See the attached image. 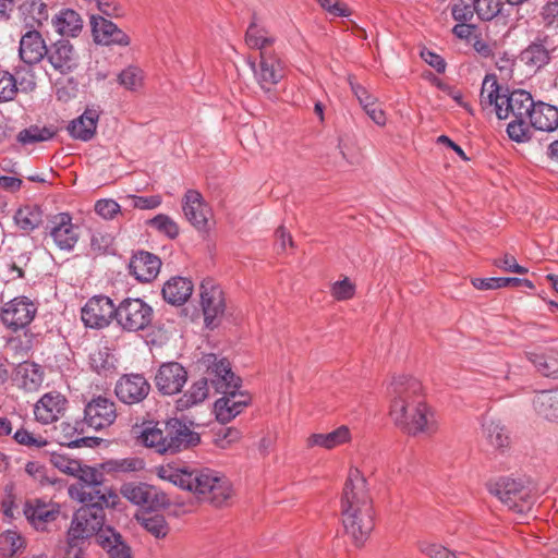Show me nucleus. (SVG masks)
<instances>
[{"label":"nucleus","mask_w":558,"mask_h":558,"mask_svg":"<svg viewBox=\"0 0 558 558\" xmlns=\"http://www.w3.org/2000/svg\"><path fill=\"white\" fill-rule=\"evenodd\" d=\"M49 235L54 244L63 251H71L78 241V228L72 222L68 213L56 215L49 226Z\"/></svg>","instance_id":"6ab92c4d"},{"label":"nucleus","mask_w":558,"mask_h":558,"mask_svg":"<svg viewBox=\"0 0 558 558\" xmlns=\"http://www.w3.org/2000/svg\"><path fill=\"white\" fill-rule=\"evenodd\" d=\"M330 293L337 301L350 300L355 294V284L345 277L332 283Z\"/></svg>","instance_id":"bf43d9fd"},{"label":"nucleus","mask_w":558,"mask_h":558,"mask_svg":"<svg viewBox=\"0 0 558 558\" xmlns=\"http://www.w3.org/2000/svg\"><path fill=\"white\" fill-rule=\"evenodd\" d=\"M48 62L61 74L74 71L78 65V56L73 45L66 39L52 44L46 53Z\"/></svg>","instance_id":"b1692460"},{"label":"nucleus","mask_w":558,"mask_h":558,"mask_svg":"<svg viewBox=\"0 0 558 558\" xmlns=\"http://www.w3.org/2000/svg\"><path fill=\"white\" fill-rule=\"evenodd\" d=\"M14 381L21 389L35 392L43 385L44 371L34 362H23L15 368Z\"/></svg>","instance_id":"7c9ffc66"},{"label":"nucleus","mask_w":558,"mask_h":558,"mask_svg":"<svg viewBox=\"0 0 558 558\" xmlns=\"http://www.w3.org/2000/svg\"><path fill=\"white\" fill-rule=\"evenodd\" d=\"M153 308L141 299H125L116 307L118 324L128 331L143 330L153 320Z\"/></svg>","instance_id":"0eeeda50"},{"label":"nucleus","mask_w":558,"mask_h":558,"mask_svg":"<svg viewBox=\"0 0 558 558\" xmlns=\"http://www.w3.org/2000/svg\"><path fill=\"white\" fill-rule=\"evenodd\" d=\"M75 511L68 537L71 542H82L96 536L97 543L111 558H131V548L120 533L112 527H104L105 504L83 502Z\"/></svg>","instance_id":"f03ea898"},{"label":"nucleus","mask_w":558,"mask_h":558,"mask_svg":"<svg viewBox=\"0 0 558 558\" xmlns=\"http://www.w3.org/2000/svg\"><path fill=\"white\" fill-rule=\"evenodd\" d=\"M24 515L36 531H47L50 523L54 522L60 510L56 504L46 502L40 499H32L25 502Z\"/></svg>","instance_id":"412c9836"},{"label":"nucleus","mask_w":558,"mask_h":558,"mask_svg":"<svg viewBox=\"0 0 558 558\" xmlns=\"http://www.w3.org/2000/svg\"><path fill=\"white\" fill-rule=\"evenodd\" d=\"M150 385L141 374L123 375L116 384L114 392L125 404L142 402L149 393Z\"/></svg>","instance_id":"f3484780"},{"label":"nucleus","mask_w":558,"mask_h":558,"mask_svg":"<svg viewBox=\"0 0 558 558\" xmlns=\"http://www.w3.org/2000/svg\"><path fill=\"white\" fill-rule=\"evenodd\" d=\"M529 121L535 130L553 132L558 129V108L545 102L535 104L533 101Z\"/></svg>","instance_id":"cd10ccee"},{"label":"nucleus","mask_w":558,"mask_h":558,"mask_svg":"<svg viewBox=\"0 0 558 558\" xmlns=\"http://www.w3.org/2000/svg\"><path fill=\"white\" fill-rule=\"evenodd\" d=\"M50 462L60 472L73 477L75 473H77L81 464V461L60 453H52Z\"/></svg>","instance_id":"6e6d98bb"},{"label":"nucleus","mask_w":558,"mask_h":558,"mask_svg":"<svg viewBox=\"0 0 558 558\" xmlns=\"http://www.w3.org/2000/svg\"><path fill=\"white\" fill-rule=\"evenodd\" d=\"M13 438H14V440L17 444L24 445V446H27V447L41 448V447H45L47 445V440L46 439H44L43 437H35L28 430L23 429V428L17 429L14 433Z\"/></svg>","instance_id":"338daca9"},{"label":"nucleus","mask_w":558,"mask_h":558,"mask_svg":"<svg viewBox=\"0 0 558 558\" xmlns=\"http://www.w3.org/2000/svg\"><path fill=\"white\" fill-rule=\"evenodd\" d=\"M483 433L488 444L495 449H504L509 445V435L505 426L494 420L483 423Z\"/></svg>","instance_id":"79ce46f5"},{"label":"nucleus","mask_w":558,"mask_h":558,"mask_svg":"<svg viewBox=\"0 0 558 558\" xmlns=\"http://www.w3.org/2000/svg\"><path fill=\"white\" fill-rule=\"evenodd\" d=\"M158 476L214 506L225 505L233 495L230 481L210 469L161 466Z\"/></svg>","instance_id":"7ed1b4c3"},{"label":"nucleus","mask_w":558,"mask_h":558,"mask_svg":"<svg viewBox=\"0 0 558 558\" xmlns=\"http://www.w3.org/2000/svg\"><path fill=\"white\" fill-rule=\"evenodd\" d=\"M144 82V72L136 65H129L118 75V83L128 90L140 89Z\"/></svg>","instance_id":"09e8293b"},{"label":"nucleus","mask_w":558,"mask_h":558,"mask_svg":"<svg viewBox=\"0 0 558 558\" xmlns=\"http://www.w3.org/2000/svg\"><path fill=\"white\" fill-rule=\"evenodd\" d=\"M20 15L26 29H37L48 20V7L43 0H26L20 7Z\"/></svg>","instance_id":"f704fd0d"},{"label":"nucleus","mask_w":558,"mask_h":558,"mask_svg":"<svg viewBox=\"0 0 558 558\" xmlns=\"http://www.w3.org/2000/svg\"><path fill=\"white\" fill-rule=\"evenodd\" d=\"M533 98L530 93L517 89L506 93L504 105L498 106L497 118L506 119H529L532 109Z\"/></svg>","instance_id":"5701e85b"},{"label":"nucleus","mask_w":558,"mask_h":558,"mask_svg":"<svg viewBox=\"0 0 558 558\" xmlns=\"http://www.w3.org/2000/svg\"><path fill=\"white\" fill-rule=\"evenodd\" d=\"M161 266L160 259L148 252L135 254L129 265L130 272L141 282H149L157 277Z\"/></svg>","instance_id":"bb28decb"},{"label":"nucleus","mask_w":558,"mask_h":558,"mask_svg":"<svg viewBox=\"0 0 558 558\" xmlns=\"http://www.w3.org/2000/svg\"><path fill=\"white\" fill-rule=\"evenodd\" d=\"M529 360L536 369L544 376L558 377V351L547 349L545 351H535L529 353Z\"/></svg>","instance_id":"58836bf2"},{"label":"nucleus","mask_w":558,"mask_h":558,"mask_svg":"<svg viewBox=\"0 0 558 558\" xmlns=\"http://www.w3.org/2000/svg\"><path fill=\"white\" fill-rule=\"evenodd\" d=\"M166 453H175L196 446L201 438L191 427L178 418H170L163 426Z\"/></svg>","instance_id":"9d476101"},{"label":"nucleus","mask_w":558,"mask_h":558,"mask_svg":"<svg viewBox=\"0 0 558 558\" xmlns=\"http://www.w3.org/2000/svg\"><path fill=\"white\" fill-rule=\"evenodd\" d=\"M223 396L215 402L216 417L221 423H229L250 403L251 397L239 388L218 390Z\"/></svg>","instance_id":"4468645a"},{"label":"nucleus","mask_w":558,"mask_h":558,"mask_svg":"<svg viewBox=\"0 0 558 558\" xmlns=\"http://www.w3.org/2000/svg\"><path fill=\"white\" fill-rule=\"evenodd\" d=\"M182 209L187 221L198 231H207L211 209L202 194L196 190H189L182 199Z\"/></svg>","instance_id":"2eb2a0df"},{"label":"nucleus","mask_w":558,"mask_h":558,"mask_svg":"<svg viewBox=\"0 0 558 558\" xmlns=\"http://www.w3.org/2000/svg\"><path fill=\"white\" fill-rule=\"evenodd\" d=\"M116 359L108 348H97L89 354V365L98 374L106 375L114 368Z\"/></svg>","instance_id":"a18cd8bd"},{"label":"nucleus","mask_w":558,"mask_h":558,"mask_svg":"<svg viewBox=\"0 0 558 558\" xmlns=\"http://www.w3.org/2000/svg\"><path fill=\"white\" fill-rule=\"evenodd\" d=\"M533 408L545 420L558 422V389L537 392L533 398Z\"/></svg>","instance_id":"c9c22d12"},{"label":"nucleus","mask_w":558,"mask_h":558,"mask_svg":"<svg viewBox=\"0 0 558 558\" xmlns=\"http://www.w3.org/2000/svg\"><path fill=\"white\" fill-rule=\"evenodd\" d=\"M489 490L517 514L519 520L536 517L534 510L536 496L522 481L502 477L493 484Z\"/></svg>","instance_id":"39448f33"},{"label":"nucleus","mask_w":558,"mask_h":558,"mask_svg":"<svg viewBox=\"0 0 558 558\" xmlns=\"http://www.w3.org/2000/svg\"><path fill=\"white\" fill-rule=\"evenodd\" d=\"M17 94L15 77L7 71H0V102L14 99Z\"/></svg>","instance_id":"4d7b16f0"},{"label":"nucleus","mask_w":558,"mask_h":558,"mask_svg":"<svg viewBox=\"0 0 558 558\" xmlns=\"http://www.w3.org/2000/svg\"><path fill=\"white\" fill-rule=\"evenodd\" d=\"M211 372L215 374V378L210 380L217 391L225 388H240L241 380L232 373L230 363L227 360H220L215 363Z\"/></svg>","instance_id":"a19ab883"},{"label":"nucleus","mask_w":558,"mask_h":558,"mask_svg":"<svg viewBox=\"0 0 558 558\" xmlns=\"http://www.w3.org/2000/svg\"><path fill=\"white\" fill-rule=\"evenodd\" d=\"M247 63L253 71L256 83L265 93H270L284 77V64L276 53H264L259 56L258 60L248 58Z\"/></svg>","instance_id":"6e6552de"},{"label":"nucleus","mask_w":558,"mask_h":558,"mask_svg":"<svg viewBox=\"0 0 558 558\" xmlns=\"http://www.w3.org/2000/svg\"><path fill=\"white\" fill-rule=\"evenodd\" d=\"M342 523L356 546H362L374 529L373 500L364 474L351 468L341 499Z\"/></svg>","instance_id":"f257e3e1"},{"label":"nucleus","mask_w":558,"mask_h":558,"mask_svg":"<svg viewBox=\"0 0 558 558\" xmlns=\"http://www.w3.org/2000/svg\"><path fill=\"white\" fill-rule=\"evenodd\" d=\"M276 41V38L255 20L251 22L245 33V44L251 49L259 51V56L275 54L270 49Z\"/></svg>","instance_id":"2f4dec72"},{"label":"nucleus","mask_w":558,"mask_h":558,"mask_svg":"<svg viewBox=\"0 0 558 558\" xmlns=\"http://www.w3.org/2000/svg\"><path fill=\"white\" fill-rule=\"evenodd\" d=\"M208 397V385L205 378L195 383L175 401L179 411L187 410L205 401Z\"/></svg>","instance_id":"ea45409f"},{"label":"nucleus","mask_w":558,"mask_h":558,"mask_svg":"<svg viewBox=\"0 0 558 558\" xmlns=\"http://www.w3.org/2000/svg\"><path fill=\"white\" fill-rule=\"evenodd\" d=\"M98 120L99 111L86 108L80 117L71 121L68 131L73 138L87 142L95 135Z\"/></svg>","instance_id":"c85d7f7f"},{"label":"nucleus","mask_w":558,"mask_h":558,"mask_svg":"<svg viewBox=\"0 0 558 558\" xmlns=\"http://www.w3.org/2000/svg\"><path fill=\"white\" fill-rule=\"evenodd\" d=\"M121 494L132 504L147 509L162 507L167 504L165 494L155 486L144 483H126L122 485Z\"/></svg>","instance_id":"a211bd4d"},{"label":"nucleus","mask_w":558,"mask_h":558,"mask_svg":"<svg viewBox=\"0 0 558 558\" xmlns=\"http://www.w3.org/2000/svg\"><path fill=\"white\" fill-rule=\"evenodd\" d=\"M15 225L25 232L35 230L43 221V213L36 206H25L14 215Z\"/></svg>","instance_id":"37998d69"},{"label":"nucleus","mask_w":558,"mask_h":558,"mask_svg":"<svg viewBox=\"0 0 558 558\" xmlns=\"http://www.w3.org/2000/svg\"><path fill=\"white\" fill-rule=\"evenodd\" d=\"M112 317H116V306L108 296H94L82 308V320L89 328H104Z\"/></svg>","instance_id":"ddd939ff"},{"label":"nucleus","mask_w":558,"mask_h":558,"mask_svg":"<svg viewBox=\"0 0 558 558\" xmlns=\"http://www.w3.org/2000/svg\"><path fill=\"white\" fill-rule=\"evenodd\" d=\"M151 228L158 232L166 234L170 239H174L179 234V226L169 216L159 214L147 222Z\"/></svg>","instance_id":"864d4df0"},{"label":"nucleus","mask_w":558,"mask_h":558,"mask_svg":"<svg viewBox=\"0 0 558 558\" xmlns=\"http://www.w3.org/2000/svg\"><path fill=\"white\" fill-rule=\"evenodd\" d=\"M352 439L350 428L345 425H341L335 430L327 434H312L306 445L308 448L322 447L327 450H331L339 446L350 442Z\"/></svg>","instance_id":"72a5a7b5"},{"label":"nucleus","mask_w":558,"mask_h":558,"mask_svg":"<svg viewBox=\"0 0 558 558\" xmlns=\"http://www.w3.org/2000/svg\"><path fill=\"white\" fill-rule=\"evenodd\" d=\"M48 47L37 29H26L22 35L19 54L23 62L36 64L46 57Z\"/></svg>","instance_id":"393cba45"},{"label":"nucleus","mask_w":558,"mask_h":558,"mask_svg":"<svg viewBox=\"0 0 558 558\" xmlns=\"http://www.w3.org/2000/svg\"><path fill=\"white\" fill-rule=\"evenodd\" d=\"M186 380L187 372L177 362L162 364L155 376L157 389L169 396L180 392Z\"/></svg>","instance_id":"aec40b11"},{"label":"nucleus","mask_w":558,"mask_h":558,"mask_svg":"<svg viewBox=\"0 0 558 558\" xmlns=\"http://www.w3.org/2000/svg\"><path fill=\"white\" fill-rule=\"evenodd\" d=\"M515 278H476L472 280V284L478 290H496L505 287H513L517 284Z\"/></svg>","instance_id":"13d9d810"},{"label":"nucleus","mask_w":558,"mask_h":558,"mask_svg":"<svg viewBox=\"0 0 558 558\" xmlns=\"http://www.w3.org/2000/svg\"><path fill=\"white\" fill-rule=\"evenodd\" d=\"M90 28L93 40L97 45L128 47L131 44L130 36L123 29L100 15H90Z\"/></svg>","instance_id":"9b49d317"},{"label":"nucleus","mask_w":558,"mask_h":558,"mask_svg":"<svg viewBox=\"0 0 558 558\" xmlns=\"http://www.w3.org/2000/svg\"><path fill=\"white\" fill-rule=\"evenodd\" d=\"M37 313V306L26 296L14 298L1 306L0 318L3 325L13 330L27 327Z\"/></svg>","instance_id":"1a4fd4ad"},{"label":"nucleus","mask_w":558,"mask_h":558,"mask_svg":"<svg viewBox=\"0 0 558 558\" xmlns=\"http://www.w3.org/2000/svg\"><path fill=\"white\" fill-rule=\"evenodd\" d=\"M95 211L101 218L110 220L121 211V206L111 198H104L96 202Z\"/></svg>","instance_id":"e2e57ef3"},{"label":"nucleus","mask_w":558,"mask_h":558,"mask_svg":"<svg viewBox=\"0 0 558 558\" xmlns=\"http://www.w3.org/2000/svg\"><path fill=\"white\" fill-rule=\"evenodd\" d=\"M104 473L101 469L81 463L74 475L78 483L69 487L70 497L78 502H97L105 504L106 507H113L117 504L118 495L109 488H101Z\"/></svg>","instance_id":"20e7f679"},{"label":"nucleus","mask_w":558,"mask_h":558,"mask_svg":"<svg viewBox=\"0 0 558 558\" xmlns=\"http://www.w3.org/2000/svg\"><path fill=\"white\" fill-rule=\"evenodd\" d=\"M52 25L60 35L76 37L83 28V20L74 10L65 9L52 19Z\"/></svg>","instance_id":"e433bc0d"},{"label":"nucleus","mask_w":558,"mask_h":558,"mask_svg":"<svg viewBox=\"0 0 558 558\" xmlns=\"http://www.w3.org/2000/svg\"><path fill=\"white\" fill-rule=\"evenodd\" d=\"M474 13L482 21H490L500 12L502 3L500 0H474Z\"/></svg>","instance_id":"603ef678"},{"label":"nucleus","mask_w":558,"mask_h":558,"mask_svg":"<svg viewBox=\"0 0 558 558\" xmlns=\"http://www.w3.org/2000/svg\"><path fill=\"white\" fill-rule=\"evenodd\" d=\"M138 521L145 531L156 538H165L169 533V525L162 514H144Z\"/></svg>","instance_id":"49530a36"},{"label":"nucleus","mask_w":558,"mask_h":558,"mask_svg":"<svg viewBox=\"0 0 558 558\" xmlns=\"http://www.w3.org/2000/svg\"><path fill=\"white\" fill-rule=\"evenodd\" d=\"M199 294L205 324L213 329L218 325V319L225 312L222 290L214 281L204 280L199 288Z\"/></svg>","instance_id":"f8f14e48"},{"label":"nucleus","mask_w":558,"mask_h":558,"mask_svg":"<svg viewBox=\"0 0 558 558\" xmlns=\"http://www.w3.org/2000/svg\"><path fill=\"white\" fill-rule=\"evenodd\" d=\"M25 538L16 530H7L0 534V554L12 557L25 548Z\"/></svg>","instance_id":"c03bdc74"},{"label":"nucleus","mask_w":558,"mask_h":558,"mask_svg":"<svg viewBox=\"0 0 558 558\" xmlns=\"http://www.w3.org/2000/svg\"><path fill=\"white\" fill-rule=\"evenodd\" d=\"M541 17L545 27L558 28V1L547 2L541 10Z\"/></svg>","instance_id":"69168bd1"},{"label":"nucleus","mask_w":558,"mask_h":558,"mask_svg":"<svg viewBox=\"0 0 558 558\" xmlns=\"http://www.w3.org/2000/svg\"><path fill=\"white\" fill-rule=\"evenodd\" d=\"M509 90L507 88H502L496 75L487 74L482 83L481 94H480V104L484 110L492 109L496 114L498 111V106L504 105V99H506V93Z\"/></svg>","instance_id":"c756f323"},{"label":"nucleus","mask_w":558,"mask_h":558,"mask_svg":"<svg viewBox=\"0 0 558 558\" xmlns=\"http://www.w3.org/2000/svg\"><path fill=\"white\" fill-rule=\"evenodd\" d=\"M525 64L541 69L549 62V51L541 44H532L521 53Z\"/></svg>","instance_id":"de8ad7c7"},{"label":"nucleus","mask_w":558,"mask_h":558,"mask_svg":"<svg viewBox=\"0 0 558 558\" xmlns=\"http://www.w3.org/2000/svg\"><path fill=\"white\" fill-rule=\"evenodd\" d=\"M142 442L156 450L158 453H166L167 447L165 444L163 428L157 426L146 427L141 435Z\"/></svg>","instance_id":"3c124183"},{"label":"nucleus","mask_w":558,"mask_h":558,"mask_svg":"<svg viewBox=\"0 0 558 558\" xmlns=\"http://www.w3.org/2000/svg\"><path fill=\"white\" fill-rule=\"evenodd\" d=\"M56 134V131L51 128H39V126H31L28 129L22 130L17 134V141L24 145L34 144L38 142H45L51 140Z\"/></svg>","instance_id":"8fccbe9b"},{"label":"nucleus","mask_w":558,"mask_h":558,"mask_svg":"<svg viewBox=\"0 0 558 558\" xmlns=\"http://www.w3.org/2000/svg\"><path fill=\"white\" fill-rule=\"evenodd\" d=\"M125 201L134 208L138 209H154L161 204V197L159 195L153 196H136L128 195Z\"/></svg>","instance_id":"0e129e2a"},{"label":"nucleus","mask_w":558,"mask_h":558,"mask_svg":"<svg viewBox=\"0 0 558 558\" xmlns=\"http://www.w3.org/2000/svg\"><path fill=\"white\" fill-rule=\"evenodd\" d=\"M413 413H408V403L397 399L390 412L395 424L410 435H430L437 430V420L434 411L424 399H415L410 404Z\"/></svg>","instance_id":"423d86ee"},{"label":"nucleus","mask_w":558,"mask_h":558,"mask_svg":"<svg viewBox=\"0 0 558 558\" xmlns=\"http://www.w3.org/2000/svg\"><path fill=\"white\" fill-rule=\"evenodd\" d=\"M144 468L145 463L143 459L137 457L110 459L100 464L102 472L113 476L140 472L144 470Z\"/></svg>","instance_id":"4c0bfd02"},{"label":"nucleus","mask_w":558,"mask_h":558,"mask_svg":"<svg viewBox=\"0 0 558 558\" xmlns=\"http://www.w3.org/2000/svg\"><path fill=\"white\" fill-rule=\"evenodd\" d=\"M193 289L194 286L190 279L173 277L163 284L162 296L172 305H182L190 299Z\"/></svg>","instance_id":"473e14b6"},{"label":"nucleus","mask_w":558,"mask_h":558,"mask_svg":"<svg viewBox=\"0 0 558 558\" xmlns=\"http://www.w3.org/2000/svg\"><path fill=\"white\" fill-rule=\"evenodd\" d=\"M496 267L502 269L504 271L514 272V274H526L527 269L523 266H520L517 259L510 255L505 254L500 258H496L494 260Z\"/></svg>","instance_id":"774afa93"},{"label":"nucleus","mask_w":558,"mask_h":558,"mask_svg":"<svg viewBox=\"0 0 558 558\" xmlns=\"http://www.w3.org/2000/svg\"><path fill=\"white\" fill-rule=\"evenodd\" d=\"M420 551L429 558H460L448 548L434 543L422 542L418 545Z\"/></svg>","instance_id":"680f3d73"},{"label":"nucleus","mask_w":558,"mask_h":558,"mask_svg":"<svg viewBox=\"0 0 558 558\" xmlns=\"http://www.w3.org/2000/svg\"><path fill=\"white\" fill-rule=\"evenodd\" d=\"M84 413L86 423L95 429L108 427L117 418L114 402L105 397H97L89 401Z\"/></svg>","instance_id":"4be33fe9"},{"label":"nucleus","mask_w":558,"mask_h":558,"mask_svg":"<svg viewBox=\"0 0 558 558\" xmlns=\"http://www.w3.org/2000/svg\"><path fill=\"white\" fill-rule=\"evenodd\" d=\"M387 393L390 399V411L396 400L399 398L408 403V413H413L410 404L413 403L415 399H423L421 383L416 378L405 374L392 377L387 388Z\"/></svg>","instance_id":"dca6fc26"},{"label":"nucleus","mask_w":558,"mask_h":558,"mask_svg":"<svg viewBox=\"0 0 558 558\" xmlns=\"http://www.w3.org/2000/svg\"><path fill=\"white\" fill-rule=\"evenodd\" d=\"M65 404L66 400L61 393L48 392L35 404V417L43 424H50L62 415L65 410Z\"/></svg>","instance_id":"a878e982"},{"label":"nucleus","mask_w":558,"mask_h":558,"mask_svg":"<svg viewBox=\"0 0 558 558\" xmlns=\"http://www.w3.org/2000/svg\"><path fill=\"white\" fill-rule=\"evenodd\" d=\"M241 432L233 427H226L215 435V445L220 449H228L232 444L239 441Z\"/></svg>","instance_id":"052dcab7"},{"label":"nucleus","mask_w":558,"mask_h":558,"mask_svg":"<svg viewBox=\"0 0 558 558\" xmlns=\"http://www.w3.org/2000/svg\"><path fill=\"white\" fill-rule=\"evenodd\" d=\"M529 119H512L507 126V133L512 141L518 143L527 142L531 138L532 126Z\"/></svg>","instance_id":"5fc2aeb1"}]
</instances>
